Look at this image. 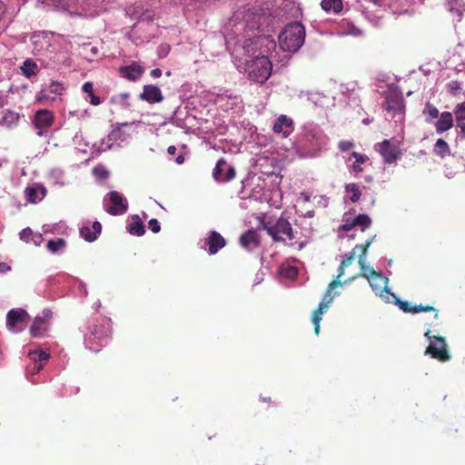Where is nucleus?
Wrapping results in <instances>:
<instances>
[{"label":"nucleus","mask_w":465,"mask_h":465,"mask_svg":"<svg viewBox=\"0 0 465 465\" xmlns=\"http://www.w3.org/2000/svg\"><path fill=\"white\" fill-rule=\"evenodd\" d=\"M305 28L302 24L295 22L288 24L279 35V44L283 51L297 52L303 45Z\"/></svg>","instance_id":"f257e3e1"},{"label":"nucleus","mask_w":465,"mask_h":465,"mask_svg":"<svg viewBox=\"0 0 465 465\" xmlns=\"http://www.w3.org/2000/svg\"><path fill=\"white\" fill-rule=\"evenodd\" d=\"M262 228L268 235H270L274 242H285L286 239L292 241L295 239V234L291 223L282 215L280 216L275 223L271 221H262Z\"/></svg>","instance_id":"f03ea898"},{"label":"nucleus","mask_w":465,"mask_h":465,"mask_svg":"<svg viewBox=\"0 0 465 465\" xmlns=\"http://www.w3.org/2000/svg\"><path fill=\"white\" fill-rule=\"evenodd\" d=\"M272 70V62L265 55H258L245 64V71L248 73L249 78L258 84L265 83L270 77Z\"/></svg>","instance_id":"7ed1b4c3"},{"label":"nucleus","mask_w":465,"mask_h":465,"mask_svg":"<svg viewBox=\"0 0 465 465\" xmlns=\"http://www.w3.org/2000/svg\"><path fill=\"white\" fill-rule=\"evenodd\" d=\"M425 337L430 341V345L427 347L425 354L430 355L433 359L442 362L450 360L451 357L448 351V345L444 337L431 335L430 331H427L425 332Z\"/></svg>","instance_id":"20e7f679"},{"label":"nucleus","mask_w":465,"mask_h":465,"mask_svg":"<svg viewBox=\"0 0 465 465\" xmlns=\"http://www.w3.org/2000/svg\"><path fill=\"white\" fill-rule=\"evenodd\" d=\"M29 41L33 45V53L35 54H43L55 42V35L54 32H35L30 35Z\"/></svg>","instance_id":"39448f33"},{"label":"nucleus","mask_w":465,"mask_h":465,"mask_svg":"<svg viewBox=\"0 0 465 465\" xmlns=\"http://www.w3.org/2000/svg\"><path fill=\"white\" fill-rule=\"evenodd\" d=\"M360 266L362 276H364L369 281V283L373 292L379 293L380 295H382L383 292L389 293V289L387 286L388 278L382 276L381 272H376L374 269H371L370 273H367L364 261L361 260Z\"/></svg>","instance_id":"423d86ee"},{"label":"nucleus","mask_w":465,"mask_h":465,"mask_svg":"<svg viewBox=\"0 0 465 465\" xmlns=\"http://www.w3.org/2000/svg\"><path fill=\"white\" fill-rule=\"evenodd\" d=\"M109 204L104 206L107 213L113 216L124 214L128 210V202L126 198L117 191H112L107 193Z\"/></svg>","instance_id":"0eeeda50"},{"label":"nucleus","mask_w":465,"mask_h":465,"mask_svg":"<svg viewBox=\"0 0 465 465\" xmlns=\"http://www.w3.org/2000/svg\"><path fill=\"white\" fill-rule=\"evenodd\" d=\"M28 319L29 315L25 310L12 309L6 314V327L13 332H20L24 330Z\"/></svg>","instance_id":"6e6552de"},{"label":"nucleus","mask_w":465,"mask_h":465,"mask_svg":"<svg viewBox=\"0 0 465 465\" xmlns=\"http://www.w3.org/2000/svg\"><path fill=\"white\" fill-rule=\"evenodd\" d=\"M56 231V225L45 224L43 226V233H34L31 228L27 227L23 229L19 233L21 241L28 243L33 242L35 246H39L45 240L44 235L48 233H54Z\"/></svg>","instance_id":"1a4fd4ad"},{"label":"nucleus","mask_w":465,"mask_h":465,"mask_svg":"<svg viewBox=\"0 0 465 465\" xmlns=\"http://www.w3.org/2000/svg\"><path fill=\"white\" fill-rule=\"evenodd\" d=\"M322 145V135L319 132L310 130L305 133L302 146L309 155H317Z\"/></svg>","instance_id":"9d476101"},{"label":"nucleus","mask_w":465,"mask_h":465,"mask_svg":"<svg viewBox=\"0 0 465 465\" xmlns=\"http://www.w3.org/2000/svg\"><path fill=\"white\" fill-rule=\"evenodd\" d=\"M54 114L46 109H42L35 113L34 124L38 135L42 136L47 133L49 127L54 123Z\"/></svg>","instance_id":"9b49d317"},{"label":"nucleus","mask_w":465,"mask_h":465,"mask_svg":"<svg viewBox=\"0 0 465 465\" xmlns=\"http://www.w3.org/2000/svg\"><path fill=\"white\" fill-rule=\"evenodd\" d=\"M376 146H379V152L381 154L385 163H393L401 155L400 148L392 144L389 140H384L381 143H378Z\"/></svg>","instance_id":"f8f14e48"},{"label":"nucleus","mask_w":465,"mask_h":465,"mask_svg":"<svg viewBox=\"0 0 465 465\" xmlns=\"http://www.w3.org/2000/svg\"><path fill=\"white\" fill-rule=\"evenodd\" d=\"M213 176L217 182H229L234 178L235 170L228 165L223 158H221L213 169Z\"/></svg>","instance_id":"ddd939ff"},{"label":"nucleus","mask_w":465,"mask_h":465,"mask_svg":"<svg viewBox=\"0 0 465 465\" xmlns=\"http://www.w3.org/2000/svg\"><path fill=\"white\" fill-rule=\"evenodd\" d=\"M293 121L285 114H281L275 120L272 130L275 134H281L282 137H288L293 132Z\"/></svg>","instance_id":"4468645a"},{"label":"nucleus","mask_w":465,"mask_h":465,"mask_svg":"<svg viewBox=\"0 0 465 465\" xmlns=\"http://www.w3.org/2000/svg\"><path fill=\"white\" fill-rule=\"evenodd\" d=\"M140 99L150 104H157L163 101V95L161 89L153 84H145L143 88V93L140 94Z\"/></svg>","instance_id":"2eb2a0df"},{"label":"nucleus","mask_w":465,"mask_h":465,"mask_svg":"<svg viewBox=\"0 0 465 465\" xmlns=\"http://www.w3.org/2000/svg\"><path fill=\"white\" fill-rule=\"evenodd\" d=\"M225 243L224 238L216 231H212L205 239V245L210 254L217 253L225 246Z\"/></svg>","instance_id":"dca6fc26"},{"label":"nucleus","mask_w":465,"mask_h":465,"mask_svg":"<svg viewBox=\"0 0 465 465\" xmlns=\"http://www.w3.org/2000/svg\"><path fill=\"white\" fill-rule=\"evenodd\" d=\"M144 73V69L143 66L138 64L137 63H132L126 66H121L119 68V74L123 78H125L129 81H136L138 80L142 74Z\"/></svg>","instance_id":"f3484780"},{"label":"nucleus","mask_w":465,"mask_h":465,"mask_svg":"<svg viewBox=\"0 0 465 465\" xmlns=\"http://www.w3.org/2000/svg\"><path fill=\"white\" fill-rule=\"evenodd\" d=\"M46 193L45 188L39 183L29 185L25 190L26 201L31 203H36L42 201Z\"/></svg>","instance_id":"a211bd4d"},{"label":"nucleus","mask_w":465,"mask_h":465,"mask_svg":"<svg viewBox=\"0 0 465 465\" xmlns=\"http://www.w3.org/2000/svg\"><path fill=\"white\" fill-rule=\"evenodd\" d=\"M260 243V236L254 230H247L240 237L241 246L248 251L257 248Z\"/></svg>","instance_id":"6ab92c4d"},{"label":"nucleus","mask_w":465,"mask_h":465,"mask_svg":"<svg viewBox=\"0 0 465 465\" xmlns=\"http://www.w3.org/2000/svg\"><path fill=\"white\" fill-rule=\"evenodd\" d=\"M453 113L444 111L440 113L438 121L434 124L436 133L441 134L454 126Z\"/></svg>","instance_id":"aec40b11"},{"label":"nucleus","mask_w":465,"mask_h":465,"mask_svg":"<svg viewBox=\"0 0 465 465\" xmlns=\"http://www.w3.org/2000/svg\"><path fill=\"white\" fill-rule=\"evenodd\" d=\"M397 304L399 305L400 309L402 310L404 312L414 314V313H419L421 312H435L434 318H436V319L438 318L439 311L436 308H434L433 306L422 305V304L411 306L409 302H407V301L403 302L399 299H397Z\"/></svg>","instance_id":"412c9836"},{"label":"nucleus","mask_w":465,"mask_h":465,"mask_svg":"<svg viewBox=\"0 0 465 465\" xmlns=\"http://www.w3.org/2000/svg\"><path fill=\"white\" fill-rule=\"evenodd\" d=\"M49 323L45 319L36 316L33 324L30 327V333L33 337L40 338L45 335L48 330Z\"/></svg>","instance_id":"4be33fe9"},{"label":"nucleus","mask_w":465,"mask_h":465,"mask_svg":"<svg viewBox=\"0 0 465 465\" xmlns=\"http://www.w3.org/2000/svg\"><path fill=\"white\" fill-rule=\"evenodd\" d=\"M127 231L132 235L142 236L145 232L144 224L139 215H133L127 225Z\"/></svg>","instance_id":"5701e85b"},{"label":"nucleus","mask_w":465,"mask_h":465,"mask_svg":"<svg viewBox=\"0 0 465 465\" xmlns=\"http://www.w3.org/2000/svg\"><path fill=\"white\" fill-rule=\"evenodd\" d=\"M28 355L31 358V360L35 361L33 367V371L35 372L40 371V370L43 368L42 362L46 361L49 358V354L43 351H30Z\"/></svg>","instance_id":"b1692460"},{"label":"nucleus","mask_w":465,"mask_h":465,"mask_svg":"<svg viewBox=\"0 0 465 465\" xmlns=\"http://www.w3.org/2000/svg\"><path fill=\"white\" fill-rule=\"evenodd\" d=\"M342 285V282L338 280V279H335V280H332L329 285H328V288L323 295V298L321 302H327L326 306H327V309H329L330 307V304L332 302L334 297L336 295H339V292H334L333 294H331V292L339 287V286H341Z\"/></svg>","instance_id":"393cba45"},{"label":"nucleus","mask_w":465,"mask_h":465,"mask_svg":"<svg viewBox=\"0 0 465 465\" xmlns=\"http://www.w3.org/2000/svg\"><path fill=\"white\" fill-rule=\"evenodd\" d=\"M22 74L26 78H31L32 76L36 75L39 71V67L37 64L33 59H26L24 61L23 64L20 66Z\"/></svg>","instance_id":"a878e982"},{"label":"nucleus","mask_w":465,"mask_h":465,"mask_svg":"<svg viewBox=\"0 0 465 465\" xmlns=\"http://www.w3.org/2000/svg\"><path fill=\"white\" fill-rule=\"evenodd\" d=\"M326 304L327 302H320L318 308L313 311L312 315V321L314 325V332L316 335H318L320 331V322L322 321V315L328 310Z\"/></svg>","instance_id":"bb28decb"},{"label":"nucleus","mask_w":465,"mask_h":465,"mask_svg":"<svg viewBox=\"0 0 465 465\" xmlns=\"http://www.w3.org/2000/svg\"><path fill=\"white\" fill-rule=\"evenodd\" d=\"M433 153L443 159L446 156L450 155V148L447 142L440 138L434 144Z\"/></svg>","instance_id":"cd10ccee"},{"label":"nucleus","mask_w":465,"mask_h":465,"mask_svg":"<svg viewBox=\"0 0 465 465\" xmlns=\"http://www.w3.org/2000/svg\"><path fill=\"white\" fill-rule=\"evenodd\" d=\"M321 5L324 11H332L335 14L340 13L343 7L341 0H322Z\"/></svg>","instance_id":"c85d7f7f"},{"label":"nucleus","mask_w":465,"mask_h":465,"mask_svg":"<svg viewBox=\"0 0 465 465\" xmlns=\"http://www.w3.org/2000/svg\"><path fill=\"white\" fill-rule=\"evenodd\" d=\"M354 258H355V249H352L351 252L345 253L343 255V259L339 266V273H338L336 279L339 280V278L344 274L345 269L352 263Z\"/></svg>","instance_id":"c756f323"},{"label":"nucleus","mask_w":465,"mask_h":465,"mask_svg":"<svg viewBox=\"0 0 465 465\" xmlns=\"http://www.w3.org/2000/svg\"><path fill=\"white\" fill-rule=\"evenodd\" d=\"M56 89H57V84L54 83L50 86V88L43 89L37 97L38 101H40V102H48V101L54 102L55 101L54 92L56 91Z\"/></svg>","instance_id":"7c9ffc66"},{"label":"nucleus","mask_w":465,"mask_h":465,"mask_svg":"<svg viewBox=\"0 0 465 465\" xmlns=\"http://www.w3.org/2000/svg\"><path fill=\"white\" fill-rule=\"evenodd\" d=\"M83 91L88 95L89 102L93 105H99L101 104V99L99 96L95 95L94 93V85L91 82H86L83 85Z\"/></svg>","instance_id":"2f4dec72"},{"label":"nucleus","mask_w":465,"mask_h":465,"mask_svg":"<svg viewBox=\"0 0 465 465\" xmlns=\"http://www.w3.org/2000/svg\"><path fill=\"white\" fill-rule=\"evenodd\" d=\"M351 157L355 159L354 163L352 164V171L355 173H360L362 172L361 164L369 161V157L366 154H361L357 152H353L351 153Z\"/></svg>","instance_id":"473e14b6"},{"label":"nucleus","mask_w":465,"mask_h":465,"mask_svg":"<svg viewBox=\"0 0 465 465\" xmlns=\"http://www.w3.org/2000/svg\"><path fill=\"white\" fill-rule=\"evenodd\" d=\"M19 120V115L17 114L7 112L0 120V125L5 127H12L16 124Z\"/></svg>","instance_id":"72a5a7b5"},{"label":"nucleus","mask_w":465,"mask_h":465,"mask_svg":"<svg viewBox=\"0 0 465 465\" xmlns=\"http://www.w3.org/2000/svg\"><path fill=\"white\" fill-rule=\"evenodd\" d=\"M346 193H351V195L350 197L352 203H357L361 196V192L360 190V186L357 183H349L345 186Z\"/></svg>","instance_id":"f704fd0d"},{"label":"nucleus","mask_w":465,"mask_h":465,"mask_svg":"<svg viewBox=\"0 0 465 465\" xmlns=\"http://www.w3.org/2000/svg\"><path fill=\"white\" fill-rule=\"evenodd\" d=\"M353 224L356 226H361V230L364 231L371 226V220L367 214L361 213L353 219Z\"/></svg>","instance_id":"c9c22d12"},{"label":"nucleus","mask_w":465,"mask_h":465,"mask_svg":"<svg viewBox=\"0 0 465 465\" xmlns=\"http://www.w3.org/2000/svg\"><path fill=\"white\" fill-rule=\"evenodd\" d=\"M129 96H130V94L128 93L119 94L111 98V103L118 104L124 107H129V105H130L128 103Z\"/></svg>","instance_id":"e433bc0d"},{"label":"nucleus","mask_w":465,"mask_h":465,"mask_svg":"<svg viewBox=\"0 0 465 465\" xmlns=\"http://www.w3.org/2000/svg\"><path fill=\"white\" fill-rule=\"evenodd\" d=\"M455 120L465 121V101L458 103L453 108Z\"/></svg>","instance_id":"4c0bfd02"},{"label":"nucleus","mask_w":465,"mask_h":465,"mask_svg":"<svg viewBox=\"0 0 465 465\" xmlns=\"http://www.w3.org/2000/svg\"><path fill=\"white\" fill-rule=\"evenodd\" d=\"M375 236H372L371 239H369L368 241H366V242L364 244H358L356 245L353 249H355V252L357 250H360L361 251V254L359 256V263L361 262V261H364L363 257L366 255L367 253V251L369 249V247L371 246L373 239H374Z\"/></svg>","instance_id":"58836bf2"},{"label":"nucleus","mask_w":465,"mask_h":465,"mask_svg":"<svg viewBox=\"0 0 465 465\" xmlns=\"http://www.w3.org/2000/svg\"><path fill=\"white\" fill-rule=\"evenodd\" d=\"M81 236L87 242H94L97 237L95 235V232H93V230L88 226H84L80 230Z\"/></svg>","instance_id":"ea45409f"},{"label":"nucleus","mask_w":465,"mask_h":465,"mask_svg":"<svg viewBox=\"0 0 465 465\" xmlns=\"http://www.w3.org/2000/svg\"><path fill=\"white\" fill-rule=\"evenodd\" d=\"M93 174L100 180H104L108 178L109 172L104 166L97 165L93 168Z\"/></svg>","instance_id":"a19ab883"},{"label":"nucleus","mask_w":465,"mask_h":465,"mask_svg":"<svg viewBox=\"0 0 465 465\" xmlns=\"http://www.w3.org/2000/svg\"><path fill=\"white\" fill-rule=\"evenodd\" d=\"M423 113L424 114H428L430 116V118H432V119L439 118L440 115V111L438 110V108L436 106H434L430 103H427L426 104V106H425V109H424Z\"/></svg>","instance_id":"79ce46f5"},{"label":"nucleus","mask_w":465,"mask_h":465,"mask_svg":"<svg viewBox=\"0 0 465 465\" xmlns=\"http://www.w3.org/2000/svg\"><path fill=\"white\" fill-rule=\"evenodd\" d=\"M128 124L127 123H124V124H117V126L114 127L111 134H109V137L111 140H120L122 139V136H123V133L121 131V126H127Z\"/></svg>","instance_id":"37998d69"},{"label":"nucleus","mask_w":465,"mask_h":465,"mask_svg":"<svg viewBox=\"0 0 465 465\" xmlns=\"http://www.w3.org/2000/svg\"><path fill=\"white\" fill-rule=\"evenodd\" d=\"M447 91L450 94L455 96L461 91L460 84L458 81H451L447 84Z\"/></svg>","instance_id":"c03bdc74"},{"label":"nucleus","mask_w":465,"mask_h":465,"mask_svg":"<svg viewBox=\"0 0 465 465\" xmlns=\"http://www.w3.org/2000/svg\"><path fill=\"white\" fill-rule=\"evenodd\" d=\"M44 242L46 241L47 242V249L50 252L52 253H55L57 251H58V241H55L52 238H48V234L46 235H44Z\"/></svg>","instance_id":"a18cd8bd"},{"label":"nucleus","mask_w":465,"mask_h":465,"mask_svg":"<svg viewBox=\"0 0 465 465\" xmlns=\"http://www.w3.org/2000/svg\"><path fill=\"white\" fill-rule=\"evenodd\" d=\"M148 228L153 232L157 233L161 231V225L157 219H151L148 222Z\"/></svg>","instance_id":"49530a36"},{"label":"nucleus","mask_w":465,"mask_h":465,"mask_svg":"<svg viewBox=\"0 0 465 465\" xmlns=\"http://www.w3.org/2000/svg\"><path fill=\"white\" fill-rule=\"evenodd\" d=\"M338 147L341 152H347L353 147V143L342 140L339 143Z\"/></svg>","instance_id":"de8ad7c7"},{"label":"nucleus","mask_w":465,"mask_h":465,"mask_svg":"<svg viewBox=\"0 0 465 465\" xmlns=\"http://www.w3.org/2000/svg\"><path fill=\"white\" fill-rule=\"evenodd\" d=\"M456 126L460 129V138L461 141L465 140V121L456 120Z\"/></svg>","instance_id":"09e8293b"},{"label":"nucleus","mask_w":465,"mask_h":465,"mask_svg":"<svg viewBox=\"0 0 465 465\" xmlns=\"http://www.w3.org/2000/svg\"><path fill=\"white\" fill-rule=\"evenodd\" d=\"M93 232H95L96 237L101 233L102 225L99 222H94L92 225Z\"/></svg>","instance_id":"8fccbe9b"},{"label":"nucleus","mask_w":465,"mask_h":465,"mask_svg":"<svg viewBox=\"0 0 465 465\" xmlns=\"http://www.w3.org/2000/svg\"><path fill=\"white\" fill-rule=\"evenodd\" d=\"M53 313L50 310L45 309L42 312V318L45 319V321L49 323V320L52 318Z\"/></svg>","instance_id":"3c124183"},{"label":"nucleus","mask_w":465,"mask_h":465,"mask_svg":"<svg viewBox=\"0 0 465 465\" xmlns=\"http://www.w3.org/2000/svg\"><path fill=\"white\" fill-rule=\"evenodd\" d=\"M356 225L353 224V221L351 223H346L344 224L341 225V229L345 232H349L351 231L353 227H355Z\"/></svg>","instance_id":"603ef678"},{"label":"nucleus","mask_w":465,"mask_h":465,"mask_svg":"<svg viewBox=\"0 0 465 465\" xmlns=\"http://www.w3.org/2000/svg\"><path fill=\"white\" fill-rule=\"evenodd\" d=\"M151 75L153 78H159L162 75V70L160 68H155L151 71Z\"/></svg>","instance_id":"864d4df0"},{"label":"nucleus","mask_w":465,"mask_h":465,"mask_svg":"<svg viewBox=\"0 0 465 465\" xmlns=\"http://www.w3.org/2000/svg\"><path fill=\"white\" fill-rule=\"evenodd\" d=\"M175 152H176V147L174 145L168 146V148H167L168 154L173 155L175 153Z\"/></svg>","instance_id":"5fc2aeb1"},{"label":"nucleus","mask_w":465,"mask_h":465,"mask_svg":"<svg viewBox=\"0 0 465 465\" xmlns=\"http://www.w3.org/2000/svg\"><path fill=\"white\" fill-rule=\"evenodd\" d=\"M175 162H176V163H178V164H182V163H184V156H183V155H182V154L178 155V156L176 157V159H175Z\"/></svg>","instance_id":"6e6d98bb"},{"label":"nucleus","mask_w":465,"mask_h":465,"mask_svg":"<svg viewBox=\"0 0 465 465\" xmlns=\"http://www.w3.org/2000/svg\"><path fill=\"white\" fill-rule=\"evenodd\" d=\"M9 270V267L5 263H0V272Z\"/></svg>","instance_id":"4d7b16f0"},{"label":"nucleus","mask_w":465,"mask_h":465,"mask_svg":"<svg viewBox=\"0 0 465 465\" xmlns=\"http://www.w3.org/2000/svg\"><path fill=\"white\" fill-rule=\"evenodd\" d=\"M302 199H303V201H304V202H310V195H308V194H306V193H302Z\"/></svg>","instance_id":"13d9d810"},{"label":"nucleus","mask_w":465,"mask_h":465,"mask_svg":"<svg viewBox=\"0 0 465 465\" xmlns=\"http://www.w3.org/2000/svg\"><path fill=\"white\" fill-rule=\"evenodd\" d=\"M314 215V212L313 211H311V212H308L307 214L305 216L307 217H312Z\"/></svg>","instance_id":"bf43d9fd"},{"label":"nucleus","mask_w":465,"mask_h":465,"mask_svg":"<svg viewBox=\"0 0 465 465\" xmlns=\"http://www.w3.org/2000/svg\"><path fill=\"white\" fill-rule=\"evenodd\" d=\"M59 243H60V249L64 246L65 242L63 239L60 238V241H59Z\"/></svg>","instance_id":"052dcab7"},{"label":"nucleus","mask_w":465,"mask_h":465,"mask_svg":"<svg viewBox=\"0 0 465 465\" xmlns=\"http://www.w3.org/2000/svg\"><path fill=\"white\" fill-rule=\"evenodd\" d=\"M372 269L370 266L365 265V270L367 271V273H370V270Z\"/></svg>","instance_id":"680f3d73"},{"label":"nucleus","mask_w":465,"mask_h":465,"mask_svg":"<svg viewBox=\"0 0 465 465\" xmlns=\"http://www.w3.org/2000/svg\"><path fill=\"white\" fill-rule=\"evenodd\" d=\"M365 180H366L367 182H371V181L372 180V177H371V176H367V177L365 178Z\"/></svg>","instance_id":"e2e57ef3"}]
</instances>
